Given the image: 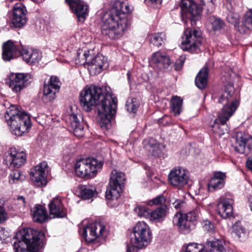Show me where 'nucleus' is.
Returning <instances> with one entry per match:
<instances>
[{"label":"nucleus","mask_w":252,"mask_h":252,"mask_svg":"<svg viewBox=\"0 0 252 252\" xmlns=\"http://www.w3.org/2000/svg\"><path fill=\"white\" fill-rule=\"evenodd\" d=\"M80 101L86 112H90L97 106L101 127L110 128L111 120L116 112L117 99L110 92L109 88L86 86L80 94Z\"/></svg>","instance_id":"f257e3e1"},{"label":"nucleus","mask_w":252,"mask_h":252,"mask_svg":"<svg viewBox=\"0 0 252 252\" xmlns=\"http://www.w3.org/2000/svg\"><path fill=\"white\" fill-rule=\"evenodd\" d=\"M234 92V88L229 85L225 88L219 99V102L224 106L218 118L214 120V124L211 126L213 132L219 136L223 135L227 131L225 123L238 107V101L236 99L232 100Z\"/></svg>","instance_id":"f03ea898"},{"label":"nucleus","mask_w":252,"mask_h":252,"mask_svg":"<svg viewBox=\"0 0 252 252\" xmlns=\"http://www.w3.org/2000/svg\"><path fill=\"white\" fill-rule=\"evenodd\" d=\"M120 3L117 2L103 18L102 33L107 35L111 39H118L124 34L128 26L127 19H120L116 13L118 8H120Z\"/></svg>","instance_id":"7ed1b4c3"},{"label":"nucleus","mask_w":252,"mask_h":252,"mask_svg":"<svg viewBox=\"0 0 252 252\" xmlns=\"http://www.w3.org/2000/svg\"><path fill=\"white\" fill-rule=\"evenodd\" d=\"M43 237L42 232L30 228L18 231L15 237L17 241L13 244L15 252H37Z\"/></svg>","instance_id":"20e7f679"},{"label":"nucleus","mask_w":252,"mask_h":252,"mask_svg":"<svg viewBox=\"0 0 252 252\" xmlns=\"http://www.w3.org/2000/svg\"><path fill=\"white\" fill-rule=\"evenodd\" d=\"M19 109L18 106L11 105L4 116L12 132L19 136L28 132L32 126L29 116L25 112H21Z\"/></svg>","instance_id":"39448f33"},{"label":"nucleus","mask_w":252,"mask_h":252,"mask_svg":"<svg viewBox=\"0 0 252 252\" xmlns=\"http://www.w3.org/2000/svg\"><path fill=\"white\" fill-rule=\"evenodd\" d=\"M200 5L196 4L193 0H182L180 6L183 16L190 19L192 25H195L196 21L200 18L202 6H207V10L212 13L215 8L213 0H200Z\"/></svg>","instance_id":"423d86ee"},{"label":"nucleus","mask_w":252,"mask_h":252,"mask_svg":"<svg viewBox=\"0 0 252 252\" xmlns=\"http://www.w3.org/2000/svg\"><path fill=\"white\" fill-rule=\"evenodd\" d=\"M151 240V233L148 225L143 221L138 222L133 229V236L130 238L131 246L127 248L129 252H134V248L146 247Z\"/></svg>","instance_id":"0eeeda50"},{"label":"nucleus","mask_w":252,"mask_h":252,"mask_svg":"<svg viewBox=\"0 0 252 252\" xmlns=\"http://www.w3.org/2000/svg\"><path fill=\"white\" fill-rule=\"evenodd\" d=\"M103 164L102 161L94 158H82L76 162L75 172L77 175L80 177L92 178L101 169Z\"/></svg>","instance_id":"6e6552de"},{"label":"nucleus","mask_w":252,"mask_h":252,"mask_svg":"<svg viewBox=\"0 0 252 252\" xmlns=\"http://www.w3.org/2000/svg\"><path fill=\"white\" fill-rule=\"evenodd\" d=\"M201 32L199 29H187L184 31L180 47L184 51L196 53L200 51L201 42Z\"/></svg>","instance_id":"1a4fd4ad"},{"label":"nucleus","mask_w":252,"mask_h":252,"mask_svg":"<svg viewBox=\"0 0 252 252\" xmlns=\"http://www.w3.org/2000/svg\"><path fill=\"white\" fill-rule=\"evenodd\" d=\"M111 175L105 195L107 199L117 200L120 197L124 187L126 176L124 173L116 170H113Z\"/></svg>","instance_id":"9d476101"},{"label":"nucleus","mask_w":252,"mask_h":252,"mask_svg":"<svg viewBox=\"0 0 252 252\" xmlns=\"http://www.w3.org/2000/svg\"><path fill=\"white\" fill-rule=\"evenodd\" d=\"M83 56L85 62L83 64H88V70L90 74L95 75L99 73L102 69L108 67V63L104 57L97 55L94 57V50H88L85 51Z\"/></svg>","instance_id":"9b49d317"},{"label":"nucleus","mask_w":252,"mask_h":252,"mask_svg":"<svg viewBox=\"0 0 252 252\" xmlns=\"http://www.w3.org/2000/svg\"><path fill=\"white\" fill-rule=\"evenodd\" d=\"M17 52L20 53L23 60L27 63H31V51L23 49L21 51L18 50L13 42L9 40L3 45L2 59L5 61H9L16 57Z\"/></svg>","instance_id":"f8f14e48"},{"label":"nucleus","mask_w":252,"mask_h":252,"mask_svg":"<svg viewBox=\"0 0 252 252\" xmlns=\"http://www.w3.org/2000/svg\"><path fill=\"white\" fill-rule=\"evenodd\" d=\"M168 179L171 185L180 189L188 183L189 173L183 168L175 167L170 171Z\"/></svg>","instance_id":"ddd939ff"},{"label":"nucleus","mask_w":252,"mask_h":252,"mask_svg":"<svg viewBox=\"0 0 252 252\" xmlns=\"http://www.w3.org/2000/svg\"><path fill=\"white\" fill-rule=\"evenodd\" d=\"M61 82L56 76H51L47 83H44L42 100L45 103L51 102L56 98V94L61 87Z\"/></svg>","instance_id":"4468645a"},{"label":"nucleus","mask_w":252,"mask_h":252,"mask_svg":"<svg viewBox=\"0 0 252 252\" xmlns=\"http://www.w3.org/2000/svg\"><path fill=\"white\" fill-rule=\"evenodd\" d=\"M32 76L29 73H12L9 77V81L7 82L12 91L19 92L26 87Z\"/></svg>","instance_id":"2eb2a0df"},{"label":"nucleus","mask_w":252,"mask_h":252,"mask_svg":"<svg viewBox=\"0 0 252 252\" xmlns=\"http://www.w3.org/2000/svg\"><path fill=\"white\" fill-rule=\"evenodd\" d=\"M27 160L25 152L11 148L7 152L5 161L7 165L15 168H18L23 166Z\"/></svg>","instance_id":"dca6fc26"},{"label":"nucleus","mask_w":252,"mask_h":252,"mask_svg":"<svg viewBox=\"0 0 252 252\" xmlns=\"http://www.w3.org/2000/svg\"><path fill=\"white\" fill-rule=\"evenodd\" d=\"M105 227L100 223H91L89 225L80 228L79 233L87 242H91L96 238L102 235Z\"/></svg>","instance_id":"f3484780"},{"label":"nucleus","mask_w":252,"mask_h":252,"mask_svg":"<svg viewBox=\"0 0 252 252\" xmlns=\"http://www.w3.org/2000/svg\"><path fill=\"white\" fill-rule=\"evenodd\" d=\"M47 163L45 161L35 166L30 173L32 181L37 186H45L47 184L46 175Z\"/></svg>","instance_id":"a211bd4d"},{"label":"nucleus","mask_w":252,"mask_h":252,"mask_svg":"<svg viewBox=\"0 0 252 252\" xmlns=\"http://www.w3.org/2000/svg\"><path fill=\"white\" fill-rule=\"evenodd\" d=\"M69 8L77 17L80 22H83L88 14V6L83 0H65Z\"/></svg>","instance_id":"6ab92c4d"},{"label":"nucleus","mask_w":252,"mask_h":252,"mask_svg":"<svg viewBox=\"0 0 252 252\" xmlns=\"http://www.w3.org/2000/svg\"><path fill=\"white\" fill-rule=\"evenodd\" d=\"M26 8L22 3L15 4L12 18V22L14 27H21L26 23Z\"/></svg>","instance_id":"aec40b11"},{"label":"nucleus","mask_w":252,"mask_h":252,"mask_svg":"<svg viewBox=\"0 0 252 252\" xmlns=\"http://www.w3.org/2000/svg\"><path fill=\"white\" fill-rule=\"evenodd\" d=\"M233 201L230 198L220 197L218 204L219 214L223 219L231 217L233 213Z\"/></svg>","instance_id":"412c9836"},{"label":"nucleus","mask_w":252,"mask_h":252,"mask_svg":"<svg viewBox=\"0 0 252 252\" xmlns=\"http://www.w3.org/2000/svg\"><path fill=\"white\" fill-rule=\"evenodd\" d=\"M50 215L53 218H63L66 215V211L60 198H54L48 205Z\"/></svg>","instance_id":"4be33fe9"},{"label":"nucleus","mask_w":252,"mask_h":252,"mask_svg":"<svg viewBox=\"0 0 252 252\" xmlns=\"http://www.w3.org/2000/svg\"><path fill=\"white\" fill-rule=\"evenodd\" d=\"M173 223L177 225L183 234H188L195 227V224L186 220L181 214H176L173 218Z\"/></svg>","instance_id":"5701e85b"},{"label":"nucleus","mask_w":252,"mask_h":252,"mask_svg":"<svg viewBox=\"0 0 252 252\" xmlns=\"http://www.w3.org/2000/svg\"><path fill=\"white\" fill-rule=\"evenodd\" d=\"M247 147L249 150H252V137L243 135L241 133H237L236 139L235 150L240 153H245Z\"/></svg>","instance_id":"b1692460"},{"label":"nucleus","mask_w":252,"mask_h":252,"mask_svg":"<svg viewBox=\"0 0 252 252\" xmlns=\"http://www.w3.org/2000/svg\"><path fill=\"white\" fill-rule=\"evenodd\" d=\"M226 176L224 173L217 172L209 181L208 184V189L210 192L221 189L224 185Z\"/></svg>","instance_id":"393cba45"},{"label":"nucleus","mask_w":252,"mask_h":252,"mask_svg":"<svg viewBox=\"0 0 252 252\" xmlns=\"http://www.w3.org/2000/svg\"><path fill=\"white\" fill-rule=\"evenodd\" d=\"M31 215L33 220L42 223L48 219V213L46 208L41 205H37L31 209Z\"/></svg>","instance_id":"a878e982"},{"label":"nucleus","mask_w":252,"mask_h":252,"mask_svg":"<svg viewBox=\"0 0 252 252\" xmlns=\"http://www.w3.org/2000/svg\"><path fill=\"white\" fill-rule=\"evenodd\" d=\"M152 61L160 69L167 68L170 64L169 57L159 52L153 54Z\"/></svg>","instance_id":"bb28decb"},{"label":"nucleus","mask_w":252,"mask_h":252,"mask_svg":"<svg viewBox=\"0 0 252 252\" xmlns=\"http://www.w3.org/2000/svg\"><path fill=\"white\" fill-rule=\"evenodd\" d=\"M81 116L78 118L77 115L72 114L69 116L70 126L73 130V132L77 137L82 136L83 134L84 126L82 122Z\"/></svg>","instance_id":"cd10ccee"},{"label":"nucleus","mask_w":252,"mask_h":252,"mask_svg":"<svg viewBox=\"0 0 252 252\" xmlns=\"http://www.w3.org/2000/svg\"><path fill=\"white\" fill-rule=\"evenodd\" d=\"M168 211L166 205H162L157 208L155 210L150 212L149 220L153 222H160L165 218Z\"/></svg>","instance_id":"c85d7f7f"},{"label":"nucleus","mask_w":252,"mask_h":252,"mask_svg":"<svg viewBox=\"0 0 252 252\" xmlns=\"http://www.w3.org/2000/svg\"><path fill=\"white\" fill-rule=\"evenodd\" d=\"M208 77V68L206 66L202 68L197 75L195 83L196 86L200 89H204L207 83Z\"/></svg>","instance_id":"c756f323"},{"label":"nucleus","mask_w":252,"mask_h":252,"mask_svg":"<svg viewBox=\"0 0 252 252\" xmlns=\"http://www.w3.org/2000/svg\"><path fill=\"white\" fill-rule=\"evenodd\" d=\"M238 30L242 33H246L248 30L252 32V9L246 13L243 18L242 25Z\"/></svg>","instance_id":"7c9ffc66"},{"label":"nucleus","mask_w":252,"mask_h":252,"mask_svg":"<svg viewBox=\"0 0 252 252\" xmlns=\"http://www.w3.org/2000/svg\"><path fill=\"white\" fill-rule=\"evenodd\" d=\"M117 2L120 3V8H118V12L117 15L120 18V19H127L126 16V14L131 12L132 9L128 5L125 4L124 2L119 0H115L112 3V6L111 8H113L115 4Z\"/></svg>","instance_id":"2f4dec72"},{"label":"nucleus","mask_w":252,"mask_h":252,"mask_svg":"<svg viewBox=\"0 0 252 252\" xmlns=\"http://www.w3.org/2000/svg\"><path fill=\"white\" fill-rule=\"evenodd\" d=\"M171 108L175 116L180 114L182 111L183 99L178 96H173L170 101Z\"/></svg>","instance_id":"473e14b6"},{"label":"nucleus","mask_w":252,"mask_h":252,"mask_svg":"<svg viewBox=\"0 0 252 252\" xmlns=\"http://www.w3.org/2000/svg\"><path fill=\"white\" fill-rule=\"evenodd\" d=\"M78 190L80 195L84 199H91L96 195V192L94 189H90L85 186H79Z\"/></svg>","instance_id":"72a5a7b5"},{"label":"nucleus","mask_w":252,"mask_h":252,"mask_svg":"<svg viewBox=\"0 0 252 252\" xmlns=\"http://www.w3.org/2000/svg\"><path fill=\"white\" fill-rule=\"evenodd\" d=\"M207 245V252H225L222 242L218 240L210 242Z\"/></svg>","instance_id":"f704fd0d"},{"label":"nucleus","mask_w":252,"mask_h":252,"mask_svg":"<svg viewBox=\"0 0 252 252\" xmlns=\"http://www.w3.org/2000/svg\"><path fill=\"white\" fill-rule=\"evenodd\" d=\"M139 105V100L135 98L132 97L128 99L126 104V110L129 113H135Z\"/></svg>","instance_id":"c9c22d12"},{"label":"nucleus","mask_w":252,"mask_h":252,"mask_svg":"<svg viewBox=\"0 0 252 252\" xmlns=\"http://www.w3.org/2000/svg\"><path fill=\"white\" fill-rule=\"evenodd\" d=\"M227 10L228 12L226 17L227 21L235 26L236 25L240 19V14L234 10L233 7H232V9L229 7V10L227 9Z\"/></svg>","instance_id":"e433bc0d"},{"label":"nucleus","mask_w":252,"mask_h":252,"mask_svg":"<svg viewBox=\"0 0 252 252\" xmlns=\"http://www.w3.org/2000/svg\"><path fill=\"white\" fill-rule=\"evenodd\" d=\"M165 39V33L163 32L155 33L151 38V43L156 46L159 47L164 43Z\"/></svg>","instance_id":"4c0bfd02"},{"label":"nucleus","mask_w":252,"mask_h":252,"mask_svg":"<svg viewBox=\"0 0 252 252\" xmlns=\"http://www.w3.org/2000/svg\"><path fill=\"white\" fill-rule=\"evenodd\" d=\"M134 211L139 217L149 219L150 212L147 207L143 205H138L135 207Z\"/></svg>","instance_id":"58836bf2"},{"label":"nucleus","mask_w":252,"mask_h":252,"mask_svg":"<svg viewBox=\"0 0 252 252\" xmlns=\"http://www.w3.org/2000/svg\"><path fill=\"white\" fill-rule=\"evenodd\" d=\"M200 211L198 209L191 211L186 214H182V217L188 221L196 224V221L199 217Z\"/></svg>","instance_id":"ea45409f"},{"label":"nucleus","mask_w":252,"mask_h":252,"mask_svg":"<svg viewBox=\"0 0 252 252\" xmlns=\"http://www.w3.org/2000/svg\"><path fill=\"white\" fill-rule=\"evenodd\" d=\"M208 22L212 25V29L214 31L220 30L223 25L222 21L220 19L215 16L209 17Z\"/></svg>","instance_id":"a19ab883"},{"label":"nucleus","mask_w":252,"mask_h":252,"mask_svg":"<svg viewBox=\"0 0 252 252\" xmlns=\"http://www.w3.org/2000/svg\"><path fill=\"white\" fill-rule=\"evenodd\" d=\"M186 252H204L203 246L196 244H190L188 245Z\"/></svg>","instance_id":"79ce46f5"},{"label":"nucleus","mask_w":252,"mask_h":252,"mask_svg":"<svg viewBox=\"0 0 252 252\" xmlns=\"http://www.w3.org/2000/svg\"><path fill=\"white\" fill-rule=\"evenodd\" d=\"M234 232L239 238H244L246 237V231L242 226L235 225L233 226Z\"/></svg>","instance_id":"37998d69"},{"label":"nucleus","mask_w":252,"mask_h":252,"mask_svg":"<svg viewBox=\"0 0 252 252\" xmlns=\"http://www.w3.org/2000/svg\"><path fill=\"white\" fill-rule=\"evenodd\" d=\"M204 230L210 233H214L215 231V226L213 223L209 220H205L203 223Z\"/></svg>","instance_id":"c03bdc74"},{"label":"nucleus","mask_w":252,"mask_h":252,"mask_svg":"<svg viewBox=\"0 0 252 252\" xmlns=\"http://www.w3.org/2000/svg\"><path fill=\"white\" fill-rule=\"evenodd\" d=\"M31 58V63H34L39 62L41 58V54L36 50L31 51V54H30Z\"/></svg>","instance_id":"a18cd8bd"},{"label":"nucleus","mask_w":252,"mask_h":252,"mask_svg":"<svg viewBox=\"0 0 252 252\" xmlns=\"http://www.w3.org/2000/svg\"><path fill=\"white\" fill-rule=\"evenodd\" d=\"M150 151L152 153V155L155 157H159L161 154V150L158 143H155L151 147Z\"/></svg>","instance_id":"49530a36"},{"label":"nucleus","mask_w":252,"mask_h":252,"mask_svg":"<svg viewBox=\"0 0 252 252\" xmlns=\"http://www.w3.org/2000/svg\"><path fill=\"white\" fill-rule=\"evenodd\" d=\"M166 199L162 195H159L151 200V202L155 205L162 204L165 202Z\"/></svg>","instance_id":"de8ad7c7"},{"label":"nucleus","mask_w":252,"mask_h":252,"mask_svg":"<svg viewBox=\"0 0 252 252\" xmlns=\"http://www.w3.org/2000/svg\"><path fill=\"white\" fill-rule=\"evenodd\" d=\"M8 219V215L4 207L0 206V224L4 222Z\"/></svg>","instance_id":"09e8293b"},{"label":"nucleus","mask_w":252,"mask_h":252,"mask_svg":"<svg viewBox=\"0 0 252 252\" xmlns=\"http://www.w3.org/2000/svg\"><path fill=\"white\" fill-rule=\"evenodd\" d=\"M10 176L11 177V179L9 180L10 182L12 180L14 183L15 180L18 181L20 179L21 174L19 171L16 170L12 172V173L10 174Z\"/></svg>","instance_id":"8fccbe9b"},{"label":"nucleus","mask_w":252,"mask_h":252,"mask_svg":"<svg viewBox=\"0 0 252 252\" xmlns=\"http://www.w3.org/2000/svg\"><path fill=\"white\" fill-rule=\"evenodd\" d=\"M184 63V59L182 57L177 61L175 64V69L179 70L183 66Z\"/></svg>","instance_id":"3c124183"},{"label":"nucleus","mask_w":252,"mask_h":252,"mask_svg":"<svg viewBox=\"0 0 252 252\" xmlns=\"http://www.w3.org/2000/svg\"><path fill=\"white\" fill-rule=\"evenodd\" d=\"M17 201L21 206H24L26 204L25 199L23 196H19L17 198Z\"/></svg>","instance_id":"603ef678"},{"label":"nucleus","mask_w":252,"mask_h":252,"mask_svg":"<svg viewBox=\"0 0 252 252\" xmlns=\"http://www.w3.org/2000/svg\"><path fill=\"white\" fill-rule=\"evenodd\" d=\"M246 166L252 172V157H249L246 161Z\"/></svg>","instance_id":"864d4df0"},{"label":"nucleus","mask_w":252,"mask_h":252,"mask_svg":"<svg viewBox=\"0 0 252 252\" xmlns=\"http://www.w3.org/2000/svg\"><path fill=\"white\" fill-rule=\"evenodd\" d=\"M183 204L184 202L180 200H177L173 203V205L174 208L178 209L180 208L183 205Z\"/></svg>","instance_id":"5fc2aeb1"},{"label":"nucleus","mask_w":252,"mask_h":252,"mask_svg":"<svg viewBox=\"0 0 252 252\" xmlns=\"http://www.w3.org/2000/svg\"><path fill=\"white\" fill-rule=\"evenodd\" d=\"M235 0H227V3L226 4V8L227 9L229 10V7L231 9H232V2H234Z\"/></svg>","instance_id":"6e6d98bb"},{"label":"nucleus","mask_w":252,"mask_h":252,"mask_svg":"<svg viewBox=\"0 0 252 252\" xmlns=\"http://www.w3.org/2000/svg\"><path fill=\"white\" fill-rule=\"evenodd\" d=\"M146 1H150L152 4H156L160 5L161 3L162 0H145Z\"/></svg>","instance_id":"4d7b16f0"},{"label":"nucleus","mask_w":252,"mask_h":252,"mask_svg":"<svg viewBox=\"0 0 252 252\" xmlns=\"http://www.w3.org/2000/svg\"><path fill=\"white\" fill-rule=\"evenodd\" d=\"M249 201L250 203V206L251 207V210L252 211V197L249 199Z\"/></svg>","instance_id":"13d9d810"},{"label":"nucleus","mask_w":252,"mask_h":252,"mask_svg":"<svg viewBox=\"0 0 252 252\" xmlns=\"http://www.w3.org/2000/svg\"><path fill=\"white\" fill-rule=\"evenodd\" d=\"M80 54V53H77V54L78 55V56H79V54Z\"/></svg>","instance_id":"bf43d9fd"},{"label":"nucleus","mask_w":252,"mask_h":252,"mask_svg":"<svg viewBox=\"0 0 252 252\" xmlns=\"http://www.w3.org/2000/svg\"><path fill=\"white\" fill-rule=\"evenodd\" d=\"M127 75H128V76L129 77V74L128 73H127Z\"/></svg>","instance_id":"052dcab7"}]
</instances>
